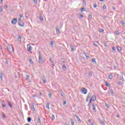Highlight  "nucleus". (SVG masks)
Segmentation results:
<instances>
[{
	"mask_svg": "<svg viewBox=\"0 0 125 125\" xmlns=\"http://www.w3.org/2000/svg\"><path fill=\"white\" fill-rule=\"evenodd\" d=\"M39 64H42L43 61L42 60V54H41V52L39 51Z\"/></svg>",
	"mask_w": 125,
	"mask_h": 125,
	"instance_id": "obj_1",
	"label": "nucleus"
},
{
	"mask_svg": "<svg viewBox=\"0 0 125 125\" xmlns=\"http://www.w3.org/2000/svg\"><path fill=\"white\" fill-rule=\"evenodd\" d=\"M7 51H9V52H13V47L10 44H8L7 47Z\"/></svg>",
	"mask_w": 125,
	"mask_h": 125,
	"instance_id": "obj_2",
	"label": "nucleus"
},
{
	"mask_svg": "<svg viewBox=\"0 0 125 125\" xmlns=\"http://www.w3.org/2000/svg\"><path fill=\"white\" fill-rule=\"evenodd\" d=\"M81 92L83 94H86V93H87V89H85L84 87H83L81 88Z\"/></svg>",
	"mask_w": 125,
	"mask_h": 125,
	"instance_id": "obj_3",
	"label": "nucleus"
},
{
	"mask_svg": "<svg viewBox=\"0 0 125 125\" xmlns=\"http://www.w3.org/2000/svg\"><path fill=\"white\" fill-rule=\"evenodd\" d=\"M32 48H33V47H32V46H31V45H30L29 44H27V50L30 53H32Z\"/></svg>",
	"mask_w": 125,
	"mask_h": 125,
	"instance_id": "obj_4",
	"label": "nucleus"
},
{
	"mask_svg": "<svg viewBox=\"0 0 125 125\" xmlns=\"http://www.w3.org/2000/svg\"><path fill=\"white\" fill-rule=\"evenodd\" d=\"M21 19L20 18L18 20V24L19 26H21V27H23L24 26V23L22 22V24H21Z\"/></svg>",
	"mask_w": 125,
	"mask_h": 125,
	"instance_id": "obj_5",
	"label": "nucleus"
},
{
	"mask_svg": "<svg viewBox=\"0 0 125 125\" xmlns=\"http://www.w3.org/2000/svg\"><path fill=\"white\" fill-rule=\"evenodd\" d=\"M55 29L56 30V33L57 35H59V34H60V30H59V29L58 28V26L57 25L55 27Z\"/></svg>",
	"mask_w": 125,
	"mask_h": 125,
	"instance_id": "obj_6",
	"label": "nucleus"
},
{
	"mask_svg": "<svg viewBox=\"0 0 125 125\" xmlns=\"http://www.w3.org/2000/svg\"><path fill=\"white\" fill-rule=\"evenodd\" d=\"M11 23L13 25H15L16 24V23H17V20L16 19H13L12 20Z\"/></svg>",
	"mask_w": 125,
	"mask_h": 125,
	"instance_id": "obj_7",
	"label": "nucleus"
},
{
	"mask_svg": "<svg viewBox=\"0 0 125 125\" xmlns=\"http://www.w3.org/2000/svg\"><path fill=\"white\" fill-rule=\"evenodd\" d=\"M92 107H93V111L95 112H96V107L95 106V104H92Z\"/></svg>",
	"mask_w": 125,
	"mask_h": 125,
	"instance_id": "obj_8",
	"label": "nucleus"
},
{
	"mask_svg": "<svg viewBox=\"0 0 125 125\" xmlns=\"http://www.w3.org/2000/svg\"><path fill=\"white\" fill-rule=\"evenodd\" d=\"M4 74L2 72H0V79L1 81H2V78H3Z\"/></svg>",
	"mask_w": 125,
	"mask_h": 125,
	"instance_id": "obj_9",
	"label": "nucleus"
},
{
	"mask_svg": "<svg viewBox=\"0 0 125 125\" xmlns=\"http://www.w3.org/2000/svg\"><path fill=\"white\" fill-rule=\"evenodd\" d=\"M42 80L43 83H46V79H45V77L44 76H43L42 77Z\"/></svg>",
	"mask_w": 125,
	"mask_h": 125,
	"instance_id": "obj_10",
	"label": "nucleus"
},
{
	"mask_svg": "<svg viewBox=\"0 0 125 125\" xmlns=\"http://www.w3.org/2000/svg\"><path fill=\"white\" fill-rule=\"evenodd\" d=\"M91 101H92V99H91L90 100V101H89V103L87 104L88 107H90V106H91Z\"/></svg>",
	"mask_w": 125,
	"mask_h": 125,
	"instance_id": "obj_11",
	"label": "nucleus"
},
{
	"mask_svg": "<svg viewBox=\"0 0 125 125\" xmlns=\"http://www.w3.org/2000/svg\"><path fill=\"white\" fill-rule=\"evenodd\" d=\"M91 99H92L93 102L95 101V100H96V96L95 95H93Z\"/></svg>",
	"mask_w": 125,
	"mask_h": 125,
	"instance_id": "obj_12",
	"label": "nucleus"
},
{
	"mask_svg": "<svg viewBox=\"0 0 125 125\" xmlns=\"http://www.w3.org/2000/svg\"><path fill=\"white\" fill-rule=\"evenodd\" d=\"M76 119L78 121V122H79V123H81L82 122V121L81 120V119H80V117H79V116L76 115Z\"/></svg>",
	"mask_w": 125,
	"mask_h": 125,
	"instance_id": "obj_13",
	"label": "nucleus"
},
{
	"mask_svg": "<svg viewBox=\"0 0 125 125\" xmlns=\"http://www.w3.org/2000/svg\"><path fill=\"white\" fill-rule=\"evenodd\" d=\"M70 48L71 49V51H72V52L75 51V48L73 47V45H70Z\"/></svg>",
	"mask_w": 125,
	"mask_h": 125,
	"instance_id": "obj_14",
	"label": "nucleus"
},
{
	"mask_svg": "<svg viewBox=\"0 0 125 125\" xmlns=\"http://www.w3.org/2000/svg\"><path fill=\"white\" fill-rule=\"evenodd\" d=\"M83 55L86 57V59H88V58H89V56H87V53L84 52Z\"/></svg>",
	"mask_w": 125,
	"mask_h": 125,
	"instance_id": "obj_15",
	"label": "nucleus"
},
{
	"mask_svg": "<svg viewBox=\"0 0 125 125\" xmlns=\"http://www.w3.org/2000/svg\"><path fill=\"white\" fill-rule=\"evenodd\" d=\"M114 33L116 36H119V35H120V32L118 30L115 31Z\"/></svg>",
	"mask_w": 125,
	"mask_h": 125,
	"instance_id": "obj_16",
	"label": "nucleus"
},
{
	"mask_svg": "<svg viewBox=\"0 0 125 125\" xmlns=\"http://www.w3.org/2000/svg\"><path fill=\"white\" fill-rule=\"evenodd\" d=\"M22 39V37L21 36H19L18 38V42L21 43V40Z\"/></svg>",
	"mask_w": 125,
	"mask_h": 125,
	"instance_id": "obj_17",
	"label": "nucleus"
},
{
	"mask_svg": "<svg viewBox=\"0 0 125 125\" xmlns=\"http://www.w3.org/2000/svg\"><path fill=\"white\" fill-rule=\"evenodd\" d=\"M2 107H6V105H5V104L4 103V101H3L2 102Z\"/></svg>",
	"mask_w": 125,
	"mask_h": 125,
	"instance_id": "obj_18",
	"label": "nucleus"
},
{
	"mask_svg": "<svg viewBox=\"0 0 125 125\" xmlns=\"http://www.w3.org/2000/svg\"><path fill=\"white\" fill-rule=\"evenodd\" d=\"M91 97V93H89L87 97V99H90Z\"/></svg>",
	"mask_w": 125,
	"mask_h": 125,
	"instance_id": "obj_19",
	"label": "nucleus"
},
{
	"mask_svg": "<svg viewBox=\"0 0 125 125\" xmlns=\"http://www.w3.org/2000/svg\"><path fill=\"white\" fill-rule=\"evenodd\" d=\"M39 19L40 21H43V17L42 15H40Z\"/></svg>",
	"mask_w": 125,
	"mask_h": 125,
	"instance_id": "obj_20",
	"label": "nucleus"
},
{
	"mask_svg": "<svg viewBox=\"0 0 125 125\" xmlns=\"http://www.w3.org/2000/svg\"><path fill=\"white\" fill-rule=\"evenodd\" d=\"M117 49L118 50V51H122V48L120 46H117Z\"/></svg>",
	"mask_w": 125,
	"mask_h": 125,
	"instance_id": "obj_21",
	"label": "nucleus"
},
{
	"mask_svg": "<svg viewBox=\"0 0 125 125\" xmlns=\"http://www.w3.org/2000/svg\"><path fill=\"white\" fill-rule=\"evenodd\" d=\"M62 69L63 70H64V71H66V70L67 69V67H66V65L65 64H63L62 65Z\"/></svg>",
	"mask_w": 125,
	"mask_h": 125,
	"instance_id": "obj_22",
	"label": "nucleus"
},
{
	"mask_svg": "<svg viewBox=\"0 0 125 125\" xmlns=\"http://www.w3.org/2000/svg\"><path fill=\"white\" fill-rule=\"evenodd\" d=\"M92 63H93V64H96V61H95V59H92Z\"/></svg>",
	"mask_w": 125,
	"mask_h": 125,
	"instance_id": "obj_23",
	"label": "nucleus"
},
{
	"mask_svg": "<svg viewBox=\"0 0 125 125\" xmlns=\"http://www.w3.org/2000/svg\"><path fill=\"white\" fill-rule=\"evenodd\" d=\"M46 109H48V110H49V103H47L46 104Z\"/></svg>",
	"mask_w": 125,
	"mask_h": 125,
	"instance_id": "obj_24",
	"label": "nucleus"
},
{
	"mask_svg": "<svg viewBox=\"0 0 125 125\" xmlns=\"http://www.w3.org/2000/svg\"><path fill=\"white\" fill-rule=\"evenodd\" d=\"M8 104L9 106H10V108H12V104H11V103L10 102H8Z\"/></svg>",
	"mask_w": 125,
	"mask_h": 125,
	"instance_id": "obj_25",
	"label": "nucleus"
},
{
	"mask_svg": "<svg viewBox=\"0 0 125 125\" xmlns=\"http://www.w3.org/2000/svg\"><path fill=\"white\" fill-rule=\"evenodd\" d=\"M38 123L39 124V125H41V119L40 118H38L37 119Z\"/></svg>",
	"mask_w": 125,
	"mask_h": 125,
	"instance_id": "obj_26",
	"label": "nucleus"
},
{
	"mask_svg": "<svg viewBox=\"0 0 125 125\" xmlns=\"http://www.w3.org/2000/svg\"><path fill=\"white\" fill-rule=\"evenodd\" d=\"M61 94L62 97H65V94L64 93V92H63V91L61 92Z\"/></svg>",
	"mask_w": 125,
	"mask_h": 125,
	"instance_id": "obj_27",
	"label": "nucleus"
},
{
	"mask_svg": "<svg viewBox=\"0 0 125 125\" xmlns=\"http://www.w3.org/2000/svg\"><path fill=\"white\" fill-rule=\"evenodd\" d=\"M31 121H32V118H31V117H28L27 122H28V123H30V122H31Z\"/></svg>",
	"mask_w": 125,
	"mask_h": 125,
	"instance_id": "obj_28",
	"label": "nucleus"
},
{
	"mask_svg": "<svg viewBox=\"0 0 125 125\" xmlns=\"http://www.w3.org/2000/svg\"><path fill=\"white\" fill-rule=\"evenodd\" d=\"M98 44V42H94V45H95V46H97Z\"/></svg>",
	"mask_w": 125,
	"mask_h": 125,
	"instance_id": "obj_29",
	"label": "nucleus"
},
{
	"mask_svg": "<svg viewBox=\"0 0 125 125\" xmlns=\"http://www.w3.org/2000/svg\"><path fill=\"white\" fill-rule=\"evenodd\" d=\"M103 8L104 10H105V9H107V7L106 6V5H104V6H103Z\"/></svg>",
	"mask_w": 125,
	"mask_h": 125,
	"instance_id": "obj_30",
	"label": "nucleus"
},
{
	"mask_svg": "<svg viewBox=\"0 0 125 125\" xmlns=\"http://www.w3.org/2000/svg\"><path fill=\"white\" fill-rule=\"evenodd\" d=\"M120 80H122V81H124V80H125L124 79V77L123 76V75H121L120 76Z\"/></svg>",
	"mask_w": 125,
	"mask_h": 125,
	"instance_id": "obj_31",
	"label": "nucleus"
},
{
	"mask_svg": "<svg viewBox=\"0 0 125 125\" xmlns=\"http://www.w3.org/2000/svg\"><path fill=\"white\" fill-rule=\"evenodd\" d=\"M2 117L3 118V119L4 120H5V119L6 118V117L5 116V115H4V114H2Z\"/></svg>",
	"mask_w": 125,
	"mask_h": 125,
	"instance_id": "obj_32",
	"label": "nucleus"
},
{
	"mask_svg": "<svg viewBox=\"0 0 125 125\" xmlns=\"http://www.w3.org/2000/svg\"><path fill=\"white\" fill-rule=\"evenodd\" d=\"M30 80V76L29 75H26V81H29Z\"/></svg>",
	"mask_w": 125,
	"mask_h": 125,
	"instance_id": "obj_33",
	"label": "nucleus"
},
{
	"mask_svg": "<svg viewBox=\"0 0 125 125\" xmlns=\"http://www.w3.org/2000/svg\"><path fill=\"white\" fill-rule=\"evenodd\" d=\"M55 119V116H54V115H52V120L53 121Z\"/></svg>",
	"mask_w": 125,
	"mask_h": 125,
	"instance_id": "obj_34",
	"label": "nucleus"
},
{
	"mask_svg": "<svg viewBox=\"0 0 125 125\" xmlns=\"http://www.w3.org/2000/svg\"><path fill=\"white\" fill-rule=\"evenodd\" d=\"M31 109H32V111H35V106L32 105L31 106Z\"/></svg>",
	"mask_w": 125,
	"mask_h": 125,
	"instance_id": "obj_35",
	"label": "nucleus"
},
{
	"mask_svg": "<svg viewBox=\"0 0 125 125\" xmlns=\"http://www.w3.org/2000/svg\"><path fill=\"white\" fill-rule=\"evenodd\" d=\"M110 93L112 95H114V91H113V90H110Z\"/></svg>",
	"mask_w": 125,
	"mask_h": 125,
	"instance_id": "obj_36",
	"label": "nucleus"
},
{
	"mask_svg": "<svg viewBox=\"0 0 125 125\" xmlns=\"http://www.w3.org/2000/svg\"><path fill=\"white\" fill-rule=\"evenodd\" d=\"M81 11H85V8L83 7L81 9Z\"/></svg>",
	"mask_w": 125,
	"mask_h": 125,
	"instance_id": "obj_37",
	"label": "nucleus"
},
{
	"mask_svg": "<svg viewBox=\"0 0 125 125\" xmlns=\"http://www.w3.org/2000/svg\"><path fill=\"white\" fill-rule=\"evenodd\" d=\"M109 79H110V80H112V79H113V76L112 75H109L108 76Z\"/></svg>",
	"mask_w": 125,
	"mask_h": 125,
	"instance_id": "obj_38",
	"label": "nucleus"
},
{
	"mask_svg": "<svg viewBox=\"0 0 125 125\" xmlns=\"http://www.w3.org/2000/svg\"><path fill=\"white\" fill-rule=\"evenodd\" d=\"M112 50H114V52H116V47H115V46L112 47Z\"/></svg>",
	"mask_w": 125,
	"mask_h": 125,
	"instance_id": "obj_39",
	"label": "nucleus"
},
{
	"mask_svg": "<svg viewBox=\"0 0 125 125\" xmlns=\"http://www.w3.org/2000/svg\"><path fill=\"white\" fill-rule=\"evenodd\" d=\"M29 62H30V63H31V64H33V63H34V62H33V60H29Z\"/></svg>",
	"mask_w": 125,
	"mask_h": 125,
	"instance_id": "obj_40",
	"label": "nucleus"
},
{
	"mask_svg": "<svg viewBox=\"0 0 125 125\" xmlns=\"http://www.w3.org/2000/svg\"><path fill=\"white\" fill-rule=\"evenodd\" d=\"M100 33H103V32H104V30H103V29H101L99 30Z\"/></svg>",
	"mask_w": 125,
	"mask_h": 125,
	"instance_id": "obj_41",
	"label": "nucleus"
},
{
	"mask_svg": "<svg viewBox=\"0 0 125 125\" xmlns=\"http://www.w3.org/2000/svg\"><path fill=\"white\" fill-rule=\"evenodd\" d=\"M25 16L26 18H29V16H28V13H26L25 14Z\"/></svg>",
	"mask_w": 125,
	"mask_h": 125,
	"instance_id": "obj_42",
	"label": "nucleus"
},
{
	"mask_svg": "<svg viewBox=\"0 0 125 125\" xmlns=\"http://www.w3.org/2000/svg\"><path fill=\"white\" fill-rule=\"evenodd\" d=\"M33 1L35 4H37L38 3V1L37 0H33Z\"/></svg>",
	"mask_w": 125,
	"mask_h": 125,
	"instance_id": "obj_43",
	"label": "nucleus"
},
{
	"mask_svg": "<svg viewBox=\"0 0 125 125\" xmlns=\"http://www.w3.org/2000/svg\"><path fill=\"white\" fill-rule=\"evenodd\" d=\"M3 9L1 7H0V12H2Z\"/></svg>",
	"mask_w": 125,
	"mask_h": 125,
	"instance_id": "obj_44",
	"label": "nucleus"
},
{
	"mask_svg": "<svg viewBox=\"0 0 125 125\" xmlns=\"http://www.w3.org/2000/svg\"><path fill=\"white\" fill-rule=\"evenodd\" d=\"M105 84L106 86H108V87L110 86V83H105Z\"/></svg>",
	"mask_w": 125,
	"mask_h": 125,
	"instance_id": "obj_45",
	"label": "nucleus"
},
{
	"mask_svg": "<svg viewBox=\"0 0 125 125\" xmlns=\"http://www.w3.org/2000/svg\"><path fill=\"white\" fill-rule=\"evenodd\" d=\"M88 17H89L88 19H91V18H92V16L91 15H89Z\"/></svg>",
	"mask_w": 125,
	"mask_h": 125,
	"instance_id": "obj_46",
	"label": "nucleus"
},
{
	"mask_svg": "<svg viewBox=\"0 0 125 125\" xmlns=\"http://www.w3.org/2000/svg\"><path fill=\"white\" fill-rule=\"evenodd\" d=\"M53 43H54V42L52 41V42H51L50 44V45H53Z\"/></svg>",
	"mask_w": 125,
	"mask_h": 125,
	"instance_id": "obj_47",
	"label": "nucleus"
},
{
	"mask_svg": "<svg viewBox=\"0 0 125 125\" xmlns=\"http://www.w3.org/2000/svg\"><path fill=\"white\" fill-rule=\"evenodd\" d=\"M92 73H91V72H90L89 73V77H92Z\"/></svg>",
	"mask_w": 125,
	"mask_h": 125,
	"instance_id": "obj_48",
	"label": "nucleus"
},
{
	"mask_svg": "<svg viewBox=\"0 0 125 125\" xmlns=\"http://www.w3.org/2000/svg\"><path fill=\"white\" fill-rule=\"evenodd\" d=\"M93 7H94V8L97 7V5L96 4H94L93 5Z\"/></svg>",
	"mask_w": 125,
	"mask_h": 125,
	"instance_id": "obj_49",
	"label": "nucleus"
},
{
	"mask_svg": "<svg viewBox=\"0 0 125 125\" xmlns=\"http://www.w3.org/2000/svg\"><path fill=\"white\" fill-rule=\"evenodd\" d=\"M121 23H122V25H123V26L125 25V22L124 21H122Z\"/></svg>",
	"mask_w": 125,
	"mask_h": 125,
	"instance_id": "obj_50",
	"label": "nucleus"
},
{
	"mask_svg": "<svg viewBox=\"0 0 125 125\" xmlns=\"http://www.w3.org/2000/svg\"><path fill=\"white\" fill-rule=\"evenodd\" d=\"M52 96V95L51 94V93L49 94V97L50 98H51Z\"/></svg>",
	"mask_w": 125,
	"mask_h": 125,
	"instance_id": "obj_51",
	"label": "nucleus"
},
{
	"mask_svg": "<svg viewBox=\"0 0 125 125\" xmlns=\"http://www.w3.org/2000/svg\"><path fill=\"white\" fill-rule=\"evenodd\" d=\"M66 104H67V102L66 101H64L62 104V105H66Z\"/></svg>",
	"mask_w": 125,
	"mask_h": 125,
	"instance_id": "obj_52",
	"label": "nucleus"
},
{
	"mask_svg": "<svg viewBox=\"0 0 125 125\" xmlns=\"http://www.w3.org/2000/svg\"><path fill=\"white\" fill-rule=\"evenodd\" d=\"M101 124L102 125H105V123H104V122H101Z\"/></svg>",
	"mask_w": 125,
	"mask_h": 125,
	"instance_id": "obj_53",
	"label": "nucleus"
},
{
	"mask_svg": "<svg viewBox=\"0 0 125 125\" xmlns=\"http://www.w3.org/2000/svg\"><path fill=\"white\" fill-rule=\"evenodd\" d=\"M71 125H75V123H74V122H73V121H71Z\"/></svg>",
	"mask_w": 125,
	"mask_h": 125,
	"instance_id": "obj_54",
	"label": "nucleus"
},
{
	"mask_svg": "<svg viewBox=\"0 0 125 125\" xmlns=\"http://www.w3.org/2000/svg\"><path fill=\"white\" fill-rule=\"evenodd\" d=\"M39 94H40V95H41V96H42V92H40Z\"/></svg>",
	"mask_w": 125,
	"mask_h": 125,
	"instance_id": "obj_55",
	"label": "nucleus"
},
{
	"mask_svg": "<svg viewBox=\"0 0 125 125\" xmlns=\"http://www.w3.org/2000/svg\"><path fill=\"white\" fill-rule=\"evenodd\" d=\"M105 107L106 108H109V105L105 104Z\"/></svg>",
	"mask_w": 125,
	"mask_h": 125,
	"instance_id": "obj_56",
	"label": "nucleus"
},
{
	"mask_svg": "<svg viewBox=\"0 0 125 125\" xmlns=\"http://www.w3.org/2000/svg\"><path fill=\"white\" fill-rule=\"evenodd\" d=\"M107 18V16H104V17H103V19H106Z\"/></svg>",
	"mask_w": 125,
	"mask_h": 125,
	"instance_id": "obj_57",
	"label": "nucleus"
},
{
	"mask_svg": "<svg viewBox=\"0 0 125 125\" xmlns=\"http://www.w3.org/2000/svg\"><path fill=\"white\" fill-rule=\"evenodd\" d=\"M33 97L35 98V97H37V95H33Z\"/></svg>",
	"mask_w": 125,
	"mask_h": 125,
	"instance_id": "obj_58",
	"label": "nucleus"
},
{
	"mask_svg": "<svg viewBox=\"0 0 125 125\" xmlns=\"http://www.w3.org/2000/svg\"><path fill=\"white\" fill-rule=\"evenodd\" d=\"M88 122L89 123H90V122H91V120L90 119H89V120H88Z\"/></svg>",
	"mask_w": 125,
	"mask_h": 125,
	"instance_id": "obj_59",
	"label": "nucleus"
},
{
	"mask_svg": "<svg viewBox=\"0 0 125 125\" xmlns=\"http://www.w3.org/2000/svg\"><path fill=\"white\" fill-rule=\"evenodd\" d=\"M0 3H2V0H0Z\"/></svg>",
	"mask_w": 125,
	"mask_h": 125,
	"instance_id": "obj_60",
	"label": "nucleus"
},
{
	"mask_svg": "<svg viewBox=\"0 0 125 125\" xmlns=\"http://www.w3.org/2000/svg\"><path fill=\"white\" fill-rule=\"evenodd\" d=\"M49 61H50V62H52V60L51 59H49Z\"/></svg>",
	"mask_w": 125,
	"mask_h": 125,
	"instance_id": "obj_61",
	"label": "nucleus"
},
{
	"mask_svg": "<svg viewBox=\"0 0 125 125\" xmlns=\"http://www.w3.org/2000/svg\"><path fill=\"white\" fill-rule=\"evenodd\" d=\"M20 18H22V15H20Z\"/></svg>",
	"mask_w": 125,
	"mask_h": 125,
	"instance_id": "obj_62",
	"label": "nucleus"
},
{
	"mask_svg": "<svg viewBox=\"0 0 125 125\" xmlns=\"http://www.w3.org/2000/svg\"><path fill=\"white\" fill-rule=\"evenodd\" d=\"M52 66H55V63H52Z\"/></svg>",
	"mask_w": 125,
	"mask_h": 125,
	"instance_id": "obj_63",
	"label": "nucleus"
},
{
	"mask_svg": "<svg viewBox=\"0 0 125 125\" xmlns=\"http://www.w3.org/2000/svg\"><path fill=\"white\" fill-rule=\"evenodd\" d=\"M25 125H30V124H25Z\"/></svg>",
	"mask_w": 125,
	"mask_h": 125,
	"instance_id": "obj_64",
	"label": "nucleus"
}]
</instances>
